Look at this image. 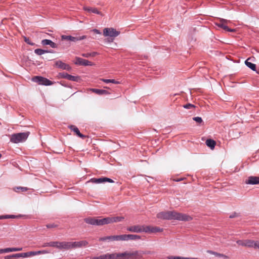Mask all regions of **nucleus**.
Returning <instances> with one entry per match:
<instances>
[{
	"label": "nucleus",
	"instance_id": "obj_14",
	"mask_svg": "<svg viewBox=\"0 0 259 259\" xmlns=\"http://www.w3.org/2000/svg\"><path fill=\"white\" fill-rule=\"evenodd\" d=\"M123 219H124V218L122 217L105 218V220L106 221L105 224L106 225V224H109L114 223V222H121Z\"/></svg>",
	"mask_w": 259,
	"mask_h": 259
},
{
	"label": "nucleus",
	"instance_id": "obj_44",
	"mask_svg": "<svg viewBox=\"0 0 259 259\" xmlns=\"http://www.w3.org/2000/svg\"><path fill=\"white\" fill-rule=\"evenodd\" d=\"M76 37L77 39V41H79V40H81L85 39L87 38V36L82 35V36H76Z\"/></svg>",
	"mask_w": 259,
	"mask_h": 259
},
{
	"label": "nucleus",
	"instance_id": "obj_6",
	"mask_svg": "<svg viewBox=\"0 0 259 259\" xmlns=\"http://www.w3.org/2000/svg\"><path fill=\"white\" fill-rule=\"evenodd\" d=\"M32 81L38 83L39 84L44 85H50L53 84V82L49 79L39 76H34L32 78Z\"/></svg>",
	"mask_w": 259,
	"mask_h": 259
},
{
	"label": "nucleus",
	"instance_id": "obj_40",
	"mask_svg": "<svg viewBox=\"0 0 259 259\" xmlns=\"http://www.w3.org/2000/svg\"><path fill=\"white\" fill-rule=\"evenodd\" d=\"M193 120L199 123H201L203 121L202 118L198 116L193 117Z\"/></svg>",
	"mask_w": 259,
	"mask_h": 259
},
{
	"label": "nucleus",
	"instance_id": "obj_39",
	"mask_svg": "<svg viewBox=\"0 0 259 259\" xmlns=\"http://www.w3.org/2000/svg\"><path fill=\"white\" fill-rule=\"evenodd\" d=\"M59 75L61 78L67 79L69 74H68L66 72H63L59 73Z\"/></svg>",
	"mask_w": 259,
	"mask_h": 259
},
{
	"label": "nucleus",
	"instance_id": "obj_56",
	"mask_svg": "<svg viewBox=\"0 0 259 259\" xmlns=\"http://www.w3.org/2000/svg\"><path fill=\"white\" fill-rule=\"evenodd\" d=\"M2 157V154L0 153V158H1Z\"/></svg>",
	"mask_w": 259,
	"mask_h": 259
},
{
	"label": "nucleus",
	"instance_id": "obj_13",
	"mask_svg": "<svg viewBox=\"0 0 259 259\" xmlns=\"http://www.w3.org/2000/svg\"><path fill=\"white\" fill-rule=\"evenodd\" d=\"M100 241H121L120 235L108 236L103 237L99 238Z\"/></svg>",
	"mask_w": 259,
	"mask_h": 259
},
{
	"label": "nucleus",
	"instance_id": "obj_20",
	"mask_svg": "<svg viewBox=\"0 0 259 259\" xmlns=\"http://www.w3.org/2000/svg\"><path fill=\"white\" fill-rule=\"evenodd\" d=\"M257 240L254 241L252 240L247 239L245 240V246L247 247L253 248L256 249V244H257Z\"/></svg>",
	"mask_w": 259,
	"mask_h": 259
},
{
	"label": "nucleus",
	"instance_id": "obj_43",
	"mask_svg": "<svg viewBox=\"0 0 259 259\" xmlns=\"http://www.w3.org/2000/svg\"><path fill=\"white\" fill-rule=\"evenodd\" d=\"M236 243L239 245H241V246H245V240L243 241V240H237L236 241Z\"/></svg>",
	"mask_w": 259,
	"mask_h": 259
},
{
	"label": "nucleus",
	"instance_id": "obj_54",
	"mask_svg": "<svg viewBox=\"0 0 259 259\" xmlns=\"http://www.w3.org/2000/svg\"><path fill=\"white\" fill-rule=\"evenodd\" d=\"M257 74H259V68L257 69H256V71H255Z\"/></svg>",
	"mask_w": 259,
	"mask_h": 259
},
{
	"label": "nucleus",
	"instance_id": "obj_17",
	"mask_svg": "<svg viewBox=\"0 0 259 259\" xmlns=\"http://www.w3.org/2000/svg\"><path fill=\"white\" fill-rule=\"evenodd\" d=\"M41 44L43 46H50L52 48H57L58 45L50 39H42L41 41Z\"/></svg>",
	"mask_w": 259,
	"mask_h": 259
},
{
	"label": "nucleus",
	"instance_id": "obj_47",
	"mask_svg": "<svg viewBox=\"0 0 259 259\" xmlns=\"http://www.w3.org/2000/svg\"><path fill=\"white\" fill-rule=\"evenodd\" d=\"M92 31L94 32V33H95L96 34H101V32L100 31V30H99L98 29H94L92 30Z\"/></svg>",
	"mask_w": 259,
	"mask_h": 259
},
{
	"label": "nucleus",
	"instance_id": "obj_27",
	"mask_svg": "<svg viewBox=\"0 0 259 259\" xmlns=\"http://www.w3.org/2000/svg\"><path fill=\"white\" fill-rule=\"evenodd\" d=\"M205 143L206 146L210 148L211 149H213L215 147V146L216 145L215 141L211 139H207Z\"/></svg>",
	"mask_w": 259,
	"mask_h": 259
},
{
	"label": "nucleus",
	"instance_id": "obj_46",
	"mask_svg": "<svg viewBox=\"0 0 259 259\" xmlns=\"http://www.w3.org/2000/svg\"><path fill=\"white\" fill-rule=\"evenodd\" d=\"M81 56L85 58H89L91 57L90 53H83L81 54Z\"/></svg>",
	"mask_w": 259,
	"mask_h": 259
},
{
	"label": "nucleus",
	"instance_id": "obj_41",
	"mask_svg": "<svg viewBox=\"0 0 259 259\" xmlns=\"http://www.w3.org/2000/svg\"><path fill=\"white\" fill-rule=\"evenodd\" d=\"M58 226V225L56 224L55 223L49 224L46 225V227L48 228H56V227H57Z\"/></svg>",
	"mask_w": 259,
	"mask_h": 259
},
{
	"label": "nucleus",
	"instance_id": "obj_15",
	"mask_svg": "<svg viewBox=\"0 0 259 259\" xmlns=\"http://www.w3.org/2000/svg\"><path fill=\"white\" fill-rule=\"evenodd\" d=\"M55 65L56 67L63 70L69 71L71 69V67L68 64L64 63L60 60L56 62Z\"/></svg>",
	"mask_w": 259,
	"mask_h": 259
},
{
	"label": "nucleus",
	"instance_id": "obj_38",
	"mask_svg": "<svg viewBox=\"0 0 259 259\" xmlns=\"http://www.w3.org/2000/svg\"><path fill=\"white\" fill-rule=\"evenodd\" d=\"M183 107L185 109H191V108H195L196 107V106L192 104H191V103H188V104H186L184 105H183Z\"/></svg>",
	"mask_w": 259,
	"mask_h": 259
},
{
	"label": "nucleus",
	"instance_id": "obj_21",
	"mask_svg": "<svg viewBox=\"0 0 259 259\" xmlns=\"http://www.w3.org/2000/svg\"><path fill=\"white\" fill-rule=\"evenodd\" d=\"M162 229L157 227L146 226L145 233H156L162 231Z\"/></svg>",
	"mask_w": 259,
	"mask_h": 259
},
{
	"label": "nucleus",
	"instance_id": "obj_35",
	"mask_svg": "<svg viewBox=\"0 0 259 259\" xmlns=\"http://www.w3.org/2000/svg\"><path fill=\"white\" fill-rule=\"evenodd\" d=\"M27 254L26 257H30L31 256H34L36 255H38L40 254L41 251H29L25 252Z\"/></svg>",
	"mask_w": 259,
	"mask_h": 259
},
{
	"label": "nucleus",
	"instance_id": "obj_28",
	"mask_svg": "<svg viewBox=\"0 0 259 259\" xmlns=\"http://www.w3.org/2000/svg\"><path fill=\"white\" fill-rule=\"evenodd\" d=\"M249 59L245 61V65L253 71H256V65L248 61Z\"/></svg>",
	"mask_w": 259,
	"mask_h": 259
},
{
	"label": "nucleus",
	"instance_id": "obj_31",
	"mask_svg": "<svg viewBox=\"0 0 259 259\" xmlns=\"http://www.w3.org/2000/svg\"><path fill=\"white\" fill-rule=\"evenodd\" d=\"M168 259H200L198 257H186L179 256H169Z\"/></svg>",
	"mask_w": 259,
	"mask_h": 259
},
{
	"label": "nucleus",
	"instance_id": "obj_55",
	"mask_svg": "<svg viewBox=\"0 0 259 259\" xmlns=\"http://www.w3.org/2000/svg\"><path fill=\"white\" fill-rule=\"evenodd\" d=\"M45 252H46V251H41V253H40V254H41V253H45Z\"/></svg>",
	"mask_w": 259,
	"mask_h": 259
},
{
	"label": "nucleus",
	"instance_id": "obj_19",
	"mask_svg": "<svg viewBox=\"0 0 259 259\" xmlns=\"http://www.w3.org/2000/svg\"><path fill=\"white\" fill-rule=\"evenodd\" d=\"M68 127L73 132H74L76 135L78 136L79 137L82 138V139H84L85 138V136L82 134L79 130H78V128L75 126V125H70L68 126Z\"/></svg>",
	"mask_w": 259,
	"mask_h": 259
},
{
	"label": "nucleus",
	"instance_id": "obj_53",
	"mask_svg": "<svg viewBox=\"0 0 259 259\" xmlns=\"http://www.w3.org/2000/svg\"><path fill=\"white\" fill-rule=\"evenodd\" d=\"M66 45H67V47H69V46H70L71 44H70V42H68V43H67V44H66Z\"/></svg>",
	"mask_w": 259,
	"mask_h": 259
},
{
	"label": "nucleus",
	"instance_id": "obj_9",
	"mask_svg": "<svg viewBox=\"0 0 259 259\" xmlns=\"http://www.w3.org/2000/svg\"><path fill=\"white\" fill-rule=\"evenodd\" d=\"M75 60L76 61L74 63L77 65H82L84 66L93 65V63L91 62L80 57H76Z\"/></svg>",
	"mask_w": 259,
	"mask_h": 259
},
{
	"label": "nucleus",
	"instance_id": "obj_16",
	"mask_svg": "<svg viewBox=\"0 0 259 259\" xmlns=\"http://www.w3.org/2000/svg\"><path fill=\"white\" fill-rule=\"evenodd\" d=\"M245 183L250 185L259 184V177L255 176H250L246 180Z\"/></svg>",
	"mask_w": 259,
	"mask_h": 259
},
{
	"label": "nucleus",
	"instance_id": "obj_8",
	"mask_svg": "<svg viewBox=\"0 0 259 259\" xmlns=\"http://www.w3.org/2000/svg\"><path fill=\"white\" fill-rule=\"evenodd\" d=\"M66 244H66V247H65V249H69L71 248H76L85 246L88 244V242L87 241L82 240L80 241L73 242H66Z\"/></svg>",
	"mask_w": 259,
	"mask_h": 259
},
{
	"label": "nucleus",
	"instance_id": "obj_24",
	"mask_svg": "<svg viewBox=\"0 0 259 259\" xmlns=\"http://www.w3.org/2000/svg\"><path fill=\"white\" fill-rule=\"evenodd\" d=\"M93 183L96 184L104 183H105V177H101L99 178H92L88 181L87 183Z\"/></svg>",
	"mask_w": 259,
	"mask_h": 259
},
{
	"label": "nucleus",
	"instance_id": "obj_3",
	"mask_svg": "<svg viewBox=\"0 0 259 259\" xmlns=\"http://www.w3.org/2000/svg\"><path fill=\"white\" fill-rule=\"evenodd\" d=\"M30 132H26L14 134L11 135L10 141L14 143H18L25 141L28 137Z\"/></svg>",
	"mask_w": 259,
	"mask_h": 259
},
{
	"label": "nucleus",
	"instance_id": "obj_10",
	"mask_svg": "<svg viewBox=\"0 0 259 259\" xmlns=\"http://www.w3.org/2000/svg\"><path fill=\"white\" fill-rule=\"evenodd\" d=\"M146 226L136 225L131 226L127 228V230L135 233L145 232Z\"/></svg>",
	"mask_w": 259,
	"mask_h": 259
},
{
	"label": "nucleus",
	"instance_id": "obj_37",
	"mask_svg": "<svg viewBox=\"0 0 259 259\" xmlns=\"http://www.w3.org/2000/svg\"><path fill=\"white\" fill-rule=\"evenodd\" d=\"M27 190L26 187H16L14 188V191L15 192H18L19 190H21L22 192L26 191Z\"/></svg>",
	"mask_w": 259,
	"mask_h": 259
},
{
	"label": "nucleus",
	"instance_id": "obj_12",
	"mask_svg": "<svg viewBox=\"0 0 259 259\" xmlns=\"http://www.w3.org/2000/svg\"><path fill=\"white\" fill-rule=\"evenodd\" d=\"M227 23V20L224 19H221L219 22L217 23V25L218 27L223 28L225 30L228 32H233L234 29L229 28L227 25L226 23Z\"/></svg>",
	"mask_w": 259,
	"mask_h": 259
},
{
	"label": "nucleus",
	"instance_id": "obj_18",
	"mask_svg": "<svg viewBox=\"0 0 259 259\" xmlns=\"http://www.w3.org/2000/svg\"><path fill=\"white\" fill-rule=\"evenodd\" d=\"M93 259H115V253L102 254L98 256L94 257Z\"/></svg>",
	"mask_w": 259,
	"mask_h": 259
},
{
	"label": "nucleus",
	"instance_id": "obj_7",
	"mask_svg": "<svg viewBox=\"0 0 259 259\" xmlns=\"http://www.w3.org/2000/svg\"><path fill=\"white\" fill-rule=\"evenodd\" d=\"M66 242L52 241L45 243L44 247H54L59 249H65L66 247Z\"/></svg>",
	"mask_w": 259,
	"mask_h": 259
},
{
	"label": "nucleus",
	"instance_id": "obj_45",
	"mask_svg": "<svg viewBox=\"0 0 259 259\" xmlns=\"http://www.w3.org/2000/svg\"><path fill=\"white\" fill-rule=\"evenodd\" d=\"M106 182L113 183L114 181L110 178L105 177V183Z\"/></svg>",
	"mask_w": 259,
	"mask_h": 259
},
{
	"label": "nucleus",
	"instance_id": "obj_48",
	"mask_svg": "<svg viewBox=\"0 0 259 259\" xmlns=\"http://www.w3.org/2000/svg\"><path fill=\"white\" fill-rule=\"evenodd\" d=\"M185 178H181L178 179H173V181L175 182H180L181 181H183L185 179Z\"/></svg>",
	"mask_w": 259,
	"mask_h": 259
},
{
	"label": "nucleus",
	"instance_id": "obj_52",
	"mask_svg": "<svg viewBox=\"0 0 259 259\" xmlns=\"http://www.w3.org/2000/svg\"><path fill=\"white\" fill-rule=\"evenodd\" d=\"M256 249H259V241H257V244H256Z\"/></svg>",
	"mask_w": 259,
	"mask_h": 259
},
{
	"label": "nucleus",
	"instance_id": "obj_30",
	"mask_svg": "<svg viewBox=\"0 0 259 259\" xmlns=\"http://www.w3.org/2000/svg\"><path fill=\"white\" fill-rule=\"evenodd\" d=\"M19 216L13 214H6L0 215V220L7 219H15L18 218Z\"/></svg>",
	"mask_w": 259,
	"mask_h": 259
},
{
	"label": "nucleus",
	"instance_id": "obj_51",
	"mask_svg": "<svg viewBox=\"0 0 259 259\" xmlns=\"http://www.w3.org/2000/svg\"><path fill=\"white\" fill-rule=\"evenodd\" d=\"M6 259H9V258H13V254L12 255H7L5 257Z\"/></svg>",
	"mask_w": 259,
	"mask_h": 259
},
{
	"label": "nucleus",
	"instance_id": "obj_5",
	"mask_svg": "<svg viewBox=\"0 0 259 259\" xmlns=\"http://www.w3.org/2000/svg\"><path fill=\"white\" fill-rule=\"evenodd\" d=\"M84 221L90 225L94 226H103L105 224L106 221L105 218L102 219H99L95 217H88L84 219Z\"/></svg>",
	"mask_w": 259,
	"mask_h": 259
},
{
	"label": "nucleus",
	"instance_id": "obj_11",
	"mask_svg": "<svg viewBox=\"0 0 259 259\" xmlns=\"http://www.w3.org/2000/svg\"><path fill=\"white\" fill-rule=\"evenodd\" d=\"M141 239V236L134 234L121 235V241H127L129 240H135Z\"/></svg>",
	"mask_w": 259,
	"mask_h": 259
},
{
	"label": "nucleus",
	"instance_id": "obj_33",
	"mask_svg": "<svg viewBox=\"0 0 259 259\" xmlns=\"http://www.w3.org/2000/svg\"><path fill=\"white\" fill-rule=\"evenodd\" d=\"M27 256V254L25 252L18 253L13 254V257L14 258H18L19 257L25 258Z\"/></svg>",
	"mask_w": 259,
	"mask_h": 259
},
{
	"label": "nucleus",
	"instance_id": "obj_2",
	"mask_svg": "<svg viewBox=\"0 0 259 259\" xmlns=\"http://www.w3.org/2000/svg\"><path fill=\"white\" fill-rule=\"evenodd\" d=\"M144 252L140 251H134L132 252L125 251L122 253H115V259L122 258L124 259H140Z\"/></svg>",
	"mask_w": 259,
	"mask_h": 259
},
{
	"label": "nucleus",
	"instance_id": "obj_32",
	"mask_svg": "<svg viewBox=\"0 0 259 259\" xmlns=\"http://www.w3.org/2000/svg\"><path fill=\"white\" fill-rule=\"evenodd\" d=\"M84 10L90 13H93L94 14H100V12L96 9L94 8H85Z\"/></svg>",
	"mask_w": 259,
	"mask_h": 259
},
{
	"label": "nucleus",
	"instance_id": "obj_36",
	"mask_svg": "<svg viewBox=\"0 0 259 259\" xmlns=\"http://www.w3.org/2000/svg\"><path fill=\"white\" fill-rule=\"evenodd\" d=\"M102 80L106 83H113L114 84H119L120 83L119 81H116L115 79H102Z\"/></svg>",
	"mask_w": 259,
	"mask_h": 259
},
{
	"label": "nucleus",
	"instance_id": "obj_25",
	"mask_svg": "<svg viewBox=\"0 0 259 259\" xmlns=\"http://www.w3.org/2000/svg\"><path fill=\"white\" fill-rule=\"evenodd\" d=\"M54 52L52 50H45L41 49H36L34 50V53L37 55H41L42 54H44L45 53H53Z\"/></svg>",
	"mask_w": 259,
	"mask_h": 259
},
{
	"label": "nucleus",
	"instance_id": "obj_42",
	"mask_svg": "<svg viewBox=\"0 0 259 259\" xmlns=\"http://www.w3.org/2000/svg\"><path fill=\"white\" fill-rule=\"evenodd\" d=\"M24 39L25 42H26L27 44L30 45L31 46L34 45V43L31 42L30 41L29 39L28 38H27V37L24 36Z\"/></svg>",
	"mask_w": 259,
	"mask_h": 259
},
{
	"label": "nucleus",
	"instance_id": "obj_50",
	"mask_svg": "<svg viewBox=\"0 0 259 259\" xmlns=\"http://www.w3.org/2000/svg\"><path fill=\"white\" fill-rule=\"evenodd\" d=\"M97 54H98V53H97V52H92V53H90L91 57H95V56H96Z\"/></svg>",
	"mask_w": 259,
	"mask_h": 259
},
{
	"label": "nucleus",
	"instance_id": "obj_4",
	"mask_svg": "<svg viewBox=\"0 0 259 259\" xmlns=\"http://www.w3.org/2000/svg\"><path fill=\"white\" fill-rule=\"evenodd\" d=\"M119 31H117L113 28H105L103 30V35L108 38L109 42H112L114 38L119 34Z\"/></svg>",
	"mask_w": 259,
	"mask_h": 259
},
{
	"label": "nucleus",
	"instance_id": "obj_49",
	"mask_svg": "<svg viewBox=\"0 0 259 259\" xmlns=\"http://www.w3.org/2000/svg\"><path fill=\"white\" fill-rule=\"evenodd\" d=\"M237 215V214L236 212L231 214L229 217L230 218L232 219L235 218Z\"/></svg>",
	"mask_w": 259,
	"mask_h": 259
},
{
	"label": "nucleus",
	"instance_id": "obj_34",
	"mask_svg": "<svg viewBox=\"0 0 259 259\" xmlns=\"http://www.w3.org/2000/svg\"><path fill=\"white\" fill-rule=\"evenodd\" d=\"M67 79L71 81L78 82L80 79V77L78 76H75L69 74Z\"/></svg>",
	"mask_w": 259,
	"mask_h": 259
},
{
	"label": "nucleus",
	"instance_id": "obj_1",
	"mask_svg": "<svg viewBox=\"0 0 259 259\" xmlns=\"http://www.w3.org/2000/svg\"><path fill=\"white\" fill-rule=\"evenodd\" d=\"M157 217L163 220H177L179 221H189L192 218L185 214L177 212L176 211H161L157 213Z\"/></svg>",
	"mask_w": 259,
	"mask_h": 259
},
{
	"label": "nucleus",
	"instance_id": "obj_23",
	"mask_svg": "<svg viewBox=\"0 0 259 259\" xmlns=\"http://www.w3.org/2000/svg\"><path fill=\"white\" fill-rule=\"evenodd\" d=\"M90 90L92 92H93L97 95H99L109 94V93L105 90L93 88V89H91Z\"/></svg>",
	"mask_w": 259,
	"mask_h": 259
},
{
	"label": "nucleus",
	"instance_id": "obj_26",
	"mask_svg": "<svg viewBox=\"0 0 259 259\" xmlns=\"http://www.w3.org/2000/svg\"><path fill=\"white\" fill-rule=\"evenodd\" d=\"M61 38L62 40H68L72 42H76L77 41V39L76 37L71 35H62L61 36Z\"/></svg>",
	"mask_w": 259,
	"mask_h": 259
},
{
	"label": "nucleus",
	"instance_id": "obj_22",
	"mask_svg": "<svg viewBox=\"0 0 259 259\" xmlns=\"http://www.w3.org/2000/svg\"><path fill=\"white\" fill-rule=\"evenodd\" d=\"M22 250L21 247H12L0 249V253H7L13 251H19Z\"/></svg>",
	"mask_w": 259,
	"mask_h": 259
},
{
	"label": "nucleus",
	"instance_id": "obj_29",
	"mask_svg": "<svg viewBox=\"0 0 259 259\" xmlns=\"http://www.w3.org/2000/svg\"><path fill=\"white\" fill-rule=\"evenodd\" d=\"M207 252H208L210 254H213L217 256H219V257H222L224 258H228V256L224 254H221V253H218L217 252H214L213 251H211V250H208L207 251Z\"/></svg>",
	"mask_w": 259,
	"mask_h": 259
}]
</instances>
